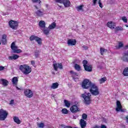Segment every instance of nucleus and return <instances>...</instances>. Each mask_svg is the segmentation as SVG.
Here are the masks:
<instances>
[{
    "label": "nucleus",
    "instance_id": "1",
    "mask_svg": "<svg viewBox=\"0 0 128 128\" xmlns=\"http://www.w3.org/2000/svg\"><path fill=\"white\" fill-rule=\"evenodd\" d=\"M82 87L84 90H90L92 96H98L100 94V89L97 86L92 82L88 79H84L82 84Z\"/></svg>",
    "mask_w": 128,
    "mask_h": 128
},
{
    "label": "nucleus",
    "instance_id": "2",
    "mask_svg": "<svg viewBox=\"0 0 128 128\" xmlns=\"http://www.w3.org/2000/svg\"><path fill=\"white\" fill-rule=\"evenodd\" d=\"M19 70L24 74L26 75L32 72V68L26 64L20 65L19 67Z\"/></svg>",
    "mask_w": 128,
    "mask_h": 128
},
{
    "label": "nucleus",
    "instance_id": "3",
    "mask_svg": "<svg viewBox=\"0 0 128 128\" xmlns=\"http://www.w3.org/2000/svg\"><path fill=\"white\" fill-rule=\"evenodd\" d=\"M90 96H92V95L90 92L81 94V97L84 98L86 104H90L92 102V98Z\"/></svg>",
    "mask_w": 128,
    "mask_h": 128
},
{
    "label": "nucleus",
    "instance_id": "4",
    "mask_svg": "<svg viewBox=\"0 0 128 128\" xmlns=\"http://www.w3.org/2000/svg\"><path fill=\"white\" fill-rule=\"evenodd\" d=\"M34 6L35 7L36 10H37L35 12L36 16H38V18H42L46 14V13H44V9H38V7L36 5H34Z\"/></svg>",
    "mask_w": 128,
    "mask_h": 128
},
{
    "label": "nucleus",
    "instance_id": "5",
    "mask_svg": "<svg viewBox=\"0 0 128 128\" xmlns=\"http://www.w3.org/2000/svg\"><path fill=\"white\" fill-rule=\"evenodd\" d=\"M29 40L30 42H34V40H36L39 46H42V38L36 35L30 36Z\"/></svg>",
    "mask_w": 128,
    "mask_h": 128
},
{
    "label": "nucleus",
    "instance_id": "6",
    "mask_svg": "<svg viewBox=\"0 0 128 128\" xmlns=\"http://www.w3.org/2000/svg\"><path fill=\"white\" fill-rule=\"evenodd\" d=\"M8 25L10 28H12V30H18V21L10 20L8 22Z\"/></svg>",
    "mask_w": 128,
    "mask_h": 128
},
{
    "label": "nucleus",
    "instance_id": "7",
    "mask_svg": "<svg viewBox=\"0 0 128 128\" xmlns=\"http://www.w3.org/2000/svg\"><path fill=\"white\" fill-rule=\"evenodd\" d=\"M8 112L4 109L0 110V120H5L8 118Z\"/></svg>",
    "mask_w": 128,
    "mask_h": 128
},
{
    "label": "nucleus",
    "instance_id": "8",
    "mask_svg": "<svg viewBox=\"0 0 128 128\" xmlns=\"http://www.w3.org/2000/svg\"><path fill=\"white\" fill-rule=\"evenodd\" d=\"M24 94L26 98H30L34 96L32 91L30 89H26L24 90Z\"/></svg>",
    "mask_w": 128,
    "mask_h": 128
},
{
    "label": "nucleus",
    "instance_id": "9",
    "mask_svg": "<svg viewBox=\"0 0 128 128\" xmlns=\"http://www.w3.org/2000/svg\"><path fill=\"white\" fill-rule=\"evenodd\" d=\"M52 66L54 70H56V72H58V68H60V70H62V68H64L62 64V63H54Z\"/></svg>",
    "mask_w": 128,
    "mask_h": 128
},
{
    "label": "nucleus",
    "instance_id": "10",
    "mask_svg": "<svg viewBox=\"0 0 128 128\" xmlns=\"http://www.w3.org/2000/svg\"><path fill=\"white\" fill-rule=\"evenodd\" d=\"M116 112H124L122 110V103L119 100L116 101Z\"/></svg>",
    "mask_w": 128,
    "mask_h": 128
},
{
    "label": "nucleus",
    "instance_id": "11",
    "mask_svg": "<svg viewBox=\"0 0 128 128\" xmlns=\"http://www.w3.org/2000/svg\"><path fill=\"white\" fill-rule=\"evenodd\" d=\"M121 60L124 62L128 63V52H124L123 54L122 57H121Z\"/></svg>",
    "mask_w": 128,
    "mask_h": 128
},
{
    "label": "nucleus",
    "instance_id": "12",
    "mask_svg": "<svg viewBox=\"0 0 128 128\" xmlns=\"http://www.w3.org/2000/svg\"><path fill=\"white\" fill-rule=\"evenodd\" d=\"M70 110L74 114H76L78 112H80L78 110V107L76 105H73L70 108Z\"/></svg>",
    "mask_w": 128,
    "mask_h": 128
},
{
    "label": "nucleus",
    "instance_id": "13",
    "mask_svg": "<svg viewBox=\"0 0 128 128\" xmlns=\"http://www.w3.org/2000/svg\"><path fill=\"white\" fill-rule=\"evenodd\" d=\"M68 46H76V39H68L67 41Z\"/></svg>",
    "mask_w": 128,
    "mask_h": 128
},
{
    "label": "nucleus",
    "instance_id": "14",
    "mask_svg": "<svg viewBox=\"0 0 128 128\" xmlns=\"http://www.w3.org/2000/svg\"><path fill=\"white\" fill-rule=\"evenodd\" d=\"M60 4H63L65 8H68L70 6V0H62Z\"/></svg>",
    "mask_w": 128,
    "mask_h": 128
},
{
    "label": "nucleus",
    "instance_id": "15",
    "mask_svg": "<svg viewBox=\"0 0 128 128\" xmlns=\"http://www.w3.org/2000/svg\"><path fill=\"white\" fill-rule=\"evenodd\" d=\"M107 26L110 28H111V30H114V26H116V24L112 21L108 22L107 23Z\"/></svg>",
    "mask_w": 128,
    "mask_h": 128
},
{
    "label": "nucleus",
    "instance_id": "16",
    "mask_svg": "<svg viewBox=\"0 0 128 128\" xmlns=\"http://www.w3.org/2000/svg\"><path fill=\"white\" fill-rule=\"evenodd\" d=\"M84 70L86 72H92V65L86 66L84 67Z\"/></svg>",
    "mask_w": 128,
    "mask_h": 128
},
{
    "label": "nucleus",
    "instance_id": "17",
    "mask_svg": "<svg viewBox=\"0 0 128 128\" xmlns=\"http://www.w3.org/2000/svg\"><path fill=\"white\" fill-rule=\"evenodd\" d=\"M38 26L40 28H46V22L44 20H40L39 22Z\"/></svg>",
    "mask_w": 128,
    "mask_h": 128
},
{
    "label": "nucleus",
    "instance_id": "18",
    "mask_svg": "<svg viewBox=\"0 0 128 128\" xmlns=\"http://www.w3.org/2000/svg\"><path fill=\"white\" fill-rule=\"evenodd\" d=\"M18 58H20V56L15 54H13L12 56H9L8 60H18Z\"/></svg>",
    "mask_w": 128,
    "mask_h": 128
},
{
    "label": "nucleus",
    "instance_id": "19",
    "mask_svg": "<svg viewBox=\"0 0 128 128\" xmlns=\"http://www.w3.org/2000/svg\"><path fill=\"white\" fill-rule=\"evenodd\" d=\"M80 126L82 128H84L86 126V122L83 119L80 120Z\"/></svg>",
    "mask_w": 128,
    "mask_h": 128
},
{
    "label": "nucleus",
    "instance_id": "20",
    "mask_svg": "<svg viewBox=\"0 0 128 128\" xmlns=\"http://www.w3.org/2000/svg\"><path fill=\"white\" fill-rule=\"evenodd\" d=\"M6 36H7L4 34L2 35L1 40L2 44H6Z\"/></svg>",
    "mask_w": 128,
    "mask_h": 128
},
{
    "label": "nucleus",
    "instance_id": "21",
    "mask_svg": "<svg viewBox=\"0 0 128 128\" xmlns=\"http://www.w3.org/2000/svg\"><path fill=\"white\" fill-rule=\"evenodd\" d=\"M18 77L15 76L12 78V82L14 86H16L18 84Z\"/></svg>",
    "mask_w": 128,
    "mask_h": 128
},
{
    "label": "nucleus",
    "instance_id": "22",
    "mask_svg": "<svg viewBox=\"0 0 128 128\" xmlns=\"http://www.w3.org/2000/svg\"><path fill=\"white\" fill-rule=\"evenodd\" d=\"M70 72L72 78H74V80H76V78L78 76V73H76V72H74V70H70Z\"/></svg>",
    "mask_w": 128,
    "mask_h": 128
},
{
    "label": "nucleus",
    "instance_id": "23",
    "mask_svg": "<svg viewBox=\"0 0 128 128\" xmlns=\"http://www.w3.org/2000/svg\"><path fill=\"white\" fill-rule=\"evenodd\" d=\"M58 86H60V84L56 82L53 83L51 86V88H52V90H56L58 88Z\"/></svg>",
    "mask_w": 128,
    "mask_h": 128
},
{
    "label": "nucleus",
    "instance_id": "24",
    "mask_svg": "<svg viewBox=\"0 0 128 128\" xmlns=\"http://www.w3.org/2000/svg\"><path fill=\"white\" fill-rule=\"evenodd\" d=\"M13 119H14V122H16V124H20V122H22L20 121V118H18V117H16V116H14L13 118Z\"/></svg>",
    "mask_w": 128,
    "mask_h": 128
},
{
    "label": "nucleus",
    "instance_id": "25",
    "mask_svg": "<svg viewBox=\"0 0 128 128\" xmlns=\"http://www.w3.org/2000/svg\"><path fill=\"white\" fill-rule=\"evenodd\" d=\"M56 26V22H53L51 24L49 25L48 28L49 30H54Z\"/></svg>",
    "mask_w": 128,
    "mask_h": 128
},
{
    "label": "nucleus",
    "instance_id": "26",
    "mask_svg": "<svg viewBox=\"0 0 128 128\" xmlns=\"http://www.w3.org/2000/svg\"><path fill=\"white\" fill-rule=\"evenodd\" d=\"M1 82H2V84L4 86H6L8 84V81L6 79H1Z\"/></svg>",
    "mask_w": 128,
    "mask_h": 128
},
{
    "label": "nucleus",
    "instance_id": "27",
    "mask_svg": "<svg viewBox=\"0 0 128 128\" xmlns=\"http://www.w3.org/2000/svg\"><path fill=\"white\" fill-rule=\"evenodd\" d=\"M74 68L76 70H78V72H80V70H82V67H80V66L78 64H76Z\"/></svg>",
    "mask_w": 128,
    "mask_h": 128
},
{
    "label": "nucleus",
    "instance_id": "28",
    "mask_svg": "<svg viewBox=\"0 0 128 128\" xmlns=\"http://www.w3.org/2000/svg\"><path fill=\"white\" fill-rule=\"evenodd\" d=\"M108 52V50L103 48H100V52L101 56H104V52Z\"/></svg>",
    "mask_w": 128,
    "mask_h": 128
},
{
    "label": "nucleus",
    "instance_id": "29",
    "mask_svg": "<svg viewBox=\"0 0 128 128\" xmlns=\"http://www.w3.org/2000/svg\"><path fill=\"white\" fill-rule=\"evenodd\" d=\"M123 74L124 76H128V68H125L123 71Z\"/></svg>",
    "mask_w": 128,
    "mask_h": 128
},
{
    "label": "nucleus",
    "instance_id": "30",
    "mask_svg": "<svg viewBox=\"0 0 128 128\" xmlns=\"http://www.w3.org/2000/svg\"><path fill=\"white\" fill-rule=\"evenodd\" d=\"M37 126L38 128H44V122H38L37 123Z\"/></svg>",
    "mask_w": 128,
    "mask_h": 128
},
{
    "label": "nucleus",
    "instance_id": "31",
    "mask_svg": "<svg viewBox=\"0 0 128 128\" xmlns=\"http://www.w3.org/2000/svg\"><path fill=\"white\" fill-rule=\"evenodd\" d=\"M119 30H124V28L122 26H116L115 28V32H118Z\"/></svg>",
    "mask_w": 128,
    "mask_h": 128
},
{
    "label": "nucleus",
    "instance_id": "32",
    "mask_svg": "<svg viewBox=\"0 0 128 128\" xmlns=\"http://www.w3.org/2000/svg\"><path fill=\"white\" fill-rule=\"evenodd\" d=\"M64 104L66 108H70V102H68V100H64Z\"/></svg>",
    "mask_w": 128,
    "mask_h": 128
},
{
    "label": "nucleus",
    "instance_id": "33",
    "mask_svg": "<svg viewBox=\"0 0 128 128\" xmlns=\"http://www.w3.org/2000/svg\"><path fill=\"white\" fill-rule=\"evenodd\" d=\"M122 46H124V44H122V42H119L118 46H116V48H117V50H118V49L120 48H122Z\"/></svg>",
    "mask_w": 128,
    "mask_h": 128
},
{
    "label": "nucleus",
    "instance_id": "34",
    "mask_svg": "<svg viewBox=\"0 0 128 128\" xmlns=\"http://www.w3.org/2000/svg\"><path fill=\"white\" fill-rule=\"evenodd\" d=\"M100 84H104V82H106V77H104L102 78L100 80H99Z\"/></svg>",
    "mask_w": 128,
    "mask_h": 128
},
{
    "label": "nucleus",
    "instance_id": "35",
    "mask_svg": "<svg viewBox=\"0 0 128 128\" xmlns=\"http://www.w3.org/2000/svg\"><path fill=\"white\" fill-rule=\"evenodd\" d=\"M43 32L46 36H48V34H50V30H48V29H44L43 30Z\"/></svg>",
    "mask_w": 128,
    "mask_h": 128
},
{
    "label": "nucleus",
    "instance_id": "36",
    "mask_svg": "<svg viewBox=\"0 0 128 128\" xmlns=\"http://www.w3.org/2000/svg\"><path fill=\"white\" fill-rule=\"evenodd\" d=\"M62 112L64 114H68V110L66 108H63L62 110Z\"/></svg>",
    "mask_w": 128,
    "mask_h": 128
},
{
    "label": "nucleus",
    "instance_id": "37",
    "mask_svg": "<svg viewBox=\"0 0 128 128\" xmlns=\"http://www.w3.org/2000/svg\"><path fill=\"white\" fill-rule=\"evenodd\" d=\"M40 56V50H36L34 52V56L36 58H38Z\"/></svg>",
    "mask_w": 128,
    "mask_h": 128
},
{
    "label": "nucleus",
    "instance_id": "38",
    "mask_svg": "<svg viewBox=\"0 0 128 128\" xmlns=\"http://www.w3.org/2000/svg\"><path fill=\"white\" fill-rule=\"evenodd\" d=\"M88 60H84L83 61H82V64H83V66H84H84H88Z\"/></svg>",
    "mask_w": 128,
    "mask_h": 128
},
{
    "label": "nucleus",
    "instance_id": "39",
    "mask_svg": "<svg viewBox=\"0 0 128 128\" xmlns=\"http://www.w3.org/2000/svg\"><path fill=\"white\" fill-rule=\"evenodd\" d=\"M82 120H86V118H88V115L84 113L82 114Z\"/></svg>",
    "mask_w": 128,
    "mask_h": 128
},
{
    "label": "nucleus",
    "instance_id": "40",
    "mask_svg": "<svg viewBox=\"0 0 128 128\" xmlns=\"http://www.w3.org/2000/svg\"><path fill=\"white\" fill-rule=\"evenodd\" d=\"M14 54H20V52H22V50L16 49L14 51Z\"/></svg>",
    "mask_w": 128,
    "mask_h": 128
},
{
    "label": "nucleus",
    "instance_id": "41",
    "mask_svg": "<svg viewBox=\"0 0 128 128\" xmlns=\"http://www.w3.org/2000/svg\"><path fill=\"white\" fill-rule=\"evenodd\" d=\"M60 126H62V128H73L72 127L70 126H66L64 124L60 125Z\"/></svg>",
    "mask_w": 128,
    "mask_h": 128
},
{
    "label": "nucleus",
    "instance_id": "42",
    "mask_svg": "<svg viewBox=\"0 0 128 128\" xmlns=\"http://www.w3.org/2000/svg\"><path fill=\"white\" fill-rule=\"evenodd\" d=\"M122 20H123L124 22L126 24V22H128V18H126V16H122Z\"/></svg>",
    "mask_w": 128,
    "mask_h": 128
},
{
    "label": "nucleus",
    "instance_id": "43",
    "mask_svg": "<svg viewBox=\"0 0 128 128\" xmlns=\"http://www.w3.org/2000/svg\"><path fill=\"white\" fill-rule=\"evenodd\" d=\"M32 2L34 4H36V2H38V4H40V2H42V1L40 0H32Z\"/></svg>",
    "mask_w": 128,
    "mask_h": 128
},
{
    "label": "nucleus",
    "instance_id": "44",
    "mask_svg": "<svg viewBox=\"0 0 128 128\" xmlns=\"http://www.w3.org/2000/svg\"><path fill=\"white\" fill-rule=\"evenodd\" d=\"M98 4H99V6L101 8H102V2L100 1V0H98Z\"/></svg>",
    "mask_w": 128,
    "mask_h": 128
},
{
    "label": "nucleus",
    "instance_id": "45",
    "mask_svg": "<svg viewBox=\"0 0 128 128\" xmlns=\"http://www.w3.org/2000/svg\"><path fill=\"white\" fill-rule=\"evenodd\" d=\"M82 8H84V5H80L77 7V8L79 10H82Z\"/></svg>",
    "mask_w": 128,
    "mask_h": 128
},
{
    "label": "nucleus",
    "instance_id": "46",
    "mask_svg": "<svg viewBox=\"0 0 128 128\" xmlns=\"http://www.w3.org/2000/svg\"><path fill=\"white\" fill-rule=\"evenodd\" d=\"M16 46V42H12L11 44V48H14V47Z\"/></svg>",
    "mask_w": 128,
    "mask_h": 128
},
{
    "label": "nucleus",
    "instance_id": "47",
    "mask_svg": "<svg viewBox=\"0 0 128 128\" xmlns=\"http://www.w3.org/2000/svg\"><path fill=\"white\" fill-rule=\"evenodd\" d=\"M18 46H14L13 47V48H12V50H13V52H14V50H18Z\"/></svg>",
    "mask_w": 128,
    "mask_h": 128
},
{
    "label": "nucleus",
    "instance_id": "48",
    "mask_svg": "<svg viewBox=\"0 0 128 128\" xmlns=\"http://www.w3.org/2000/svg\"><path fill=\"white\" fill-rule=\"evenodd\" d=\"M14 100H12L10 101V104H14Z\"/></svg>",
    "mask_w": 128,
    "mask_h": 128
},
{
    "label": "nucleus",
    "instance_id": "49",
    "mask_svg": "<svg viewBox=\"0 0 128 128\" xmlns=\"http://www.w3.org/2000/svg\"><path fill=\"white\" fill-rule=\"evenodd\" d=\"M100 128H106V126L104 124H101Z\"/></svg>",
    "mask_w": 128,
    "mask_h": 128
},
{
    "label": "nucleus",
    "instance_id": "50",
    "mask_svg": "<svg viewBox=\"0 0 128 128\" xmlns=\"http://www.w3.org/2000/svg\"><path fill=\"white\" fill-rule=\"evenodd\" d=\"M4 70V66H0V70Z\"/></svg>",
    "mask_w": 128,
    "mask_h": 128
},
{
    "label": "nucleus",
    "instance_id": "51",
    "mask_svg": "<svg viewBox=\"0 0 128 128\" xmlns=\"http://www.w3.org/2000/svg\"><path fill=\"white\" fill-rule=\"evenodd\" d=\"M31 64H32V66H34V64H36V62H34V60L31 61Z\"/></svg>",
    "mask_w": 128,
    "mask_h": 128
},
{
    "label": "nucleus",
    "instance_id": "52",
    "mask_svg": "<svg viewBox=\"0 0 128 128\" xmlns=\"http://www.w3.org/2000/svg\"><path fill=\"white\" fill-rule=\"evenodd\" d=\"M98 0H93V4L94 6H96V2Z\"/></svg>",
    "mask_w": 128,
    "mask_h": 128
},
{
    "label": "nucleus",
    "instance_id": "53",
    "mask_svg": "<svg viewBox=\"0 0 128 128\" xmlns=\"http://www.w3.org/2000/svg\"><path fill=\"white\" fill-rule=\"evenodd\" d=\"M93 128H100V126H98V125H95Z\"/></svg>",
    "mask_w": 128,
    "mask_h": 128
},
{
    "label": "nucleus",
    "instance_id": "54",
    "mask_svg": "<svg viewBox=\"0 0 128 128\" xmlns=\"http://www.w3.org/2000/svg\"><path fill=\"white\" fill-rule=\"evenodd\" d=\"M77 118L78 117L76 116H74V115L72 116V118H73V120H76Z\"/></svg>",
    "mask_w": 128,
    "mask_h": 128
},
{
    "label": "nucleus",
    "instance_id": "55",
    "mask_svg": "<svg viewBox=\"0 0 128 128\" xmlns=\"http://www.w3.org/2000/svg\"><path fill=\"white\" fill-rule=\"evenodd\" d=\"M56 2H59V4H60L62 0H55Z\"/></svg>",
    "mask_w": 128,
    "mask_h": 128
},
{
    "label": "nucleus",
    "instance_id": "56",
    "mask_svg": "<svg viewBox=\"0 0 128 128\" xmlns=\"http://www.w3.org/2000/svg\"><path fill=\"white\" fill-rule=\"evenodd\" d=\"M126 120L127 122H128V116H126Z\"/></svg>",
    "mask_w": 128,
    "mask_h": 128
},
{
    "label": "nucleus",
    "instance_id": "57",
    "mask_svg": "<svg viewBox=\"0 0 128 128\" xmlns=\"http://www.w3.org/2000/svg\"><path fill=\"white\" fill-rule=\"evenodd\" d=\"M16 88H17V90H20V88L16 86Z\"/></svg>",
    "mask_w": 128,
    "mask_h": 128
},
{
    "label": "nucleus",
    "instance_id": "58",
    "mask_svg": "<svg viewBox=\"0 0 128 128\" xmlns=\"http://www.w3.org/2000/svg\"><path fill=\"white\" fill-rule=\"evenodd\" d=\"M125 26H126V28H128V24H125Z\"/></svg>",
    "mask_w": 128,
    "mask_h": 128
},
{
    "label": "nucleus",
    "instance_id": "59",
    "mask_svg": "<svg viewBox=\"0 0 128 128\" xmlns=\"http://www.w3.org/2000/svg\"><path fill=\"white\" fill-rule=\"evenodd\" d=\"M126 48H128V45H127V46H126Z\"/></svg>",
    "mask_w": 128,
    "mask_h": 128
},
{
    "label": "nucleus",
    "instance_id": "60",
    "mask_svg": "<svg viewBox=\"0 0 128 128\" xmlns=\"http://www.w3.org/2000/svg\"><path fill=\"white\" fill-rule=\"evenodd\" d=\"M85 48H88V46H85Z\"/></svg>",
    "mask_w": 128,
    "mask_h": 128
},
{
    "label": "nucleus",
    "instance_id": "61",
    "mask_svg": "<svg viewBox=\"0 0 128 128\" xmlns=\"http://www.w3.org/2000/svg\"><path fill=\"white\" fill-rule=\"evenodd\" d=\"M74 128H77V127H74Z\"/></svg>",
    "mask_w": 128,
    "mask_h": 128
},
{
    "label": "nucleus",
    "instance_id": "62",
    "mask_svg": "<svg viewBox=\"0 0 128 128\" xmlns=\"http://www.w3.org/2000/svg\"><path fill=\"white\" fill-rule=\"evenodd\" d=\"M0 44H2V43L0 42Z\"/></svg>",
    "mask_w": 128,
    "mask_h": 128
},
{
    "label": "nucleus",
    "instance_id": "63",
    "mask_svg": "<svg viewBox=\"0 0 128 128\" xmlns=\"http://www.w3.org/2000/svg\"><path fill=\"white\" fill-rule=\"evenodd\" d=\"M82 26H84V25H82Z\"/></svg>",
    "mask_w": 128,
    "mask_h": 128
},
{
    "label": "nucleus",
    "instance_id": "64",
    "mask_svg": "<svg viewBox=\"0 0 128 128\" xmlns=\"http://www.w3.org/2000/svg\"><path fill=\"white\" fill-rule=\"evenodd\" d=\"M83 48H84V46H83Z\"/></svg>",
    "mask_w": 128,
    "mask_h": 128
}]
</instances>
